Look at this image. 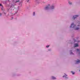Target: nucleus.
I'll return each instance as SVG.
<instances>
[{
    "instance_id": "1",
    "label": "nucleus",
    "mask_w": 80,
    "mask_h": 80,
    "mask_svg": "<svg viewBox=\"0 0 80 80\" xmlns=\"http://www.w3.org/2000/svg\"><path fill=\"white\" fill-rule=\"evenodd\" d=\"M75 27V25L74 24V23H73L71 24V25L70 28H74V27Z\"/></svg>"
},
{
    "instance_id": "2",
    "label": "nucleus",
    "mask_w": 80,
    "mask_h": 80,
    "mask_svg": "<svg viewBox=\"0 0 80 80\" xmlns=\"http://www.w3.org/2000/svg\"><path fill=\"white\" fill-rule=\"evenodd\" d=\"M78 17V15H75L73 16V19L74 20L75 18H77Z\"/></svg>"
},
{
    "instance_id": "3",
    "label": "nucleus",
    "mask_w": 80,
    "mask_h": 80,
    "mask_svg": "<svg viewBox=\"0 0 80 80\" xmlns=\"http://www.w3.org/2000/svg\"><path fill=\"white\" fill-rule=\"evenodd\" d=\"M74 47H78V44H75L74 45Z\"/></svg>"
},
{
    "instance_id": "4",
    "label": "nucleus",
    "mask_w": 80,
    "mask_h": 80,
    "mask_svg": "<svg viewBox=\"0 0 80 80\" xmlns=\"http://www.w3.org/2000/svg\"><path fill=\"white\" fill-rule=\"evenodd\" d=\"M80 63V60H78V61H76V63Z\"/></svg>"
},
{
    "instance_id": "5",
    "label": "nucleus",
    "mask_w": 80,
    "mask_h": 80,
    "mask_svg": "<svg viewBox=\"0 0 80 80\" xmlns=\"http://www.w3.org/2000/svg\"><path fill=\"white\" fill-rule=\"evenodd\" d=\"M48 8H49L48 7H46L45 8V10H48Z\"/></svg>"
},
{
    "instance_id": "6",
    "label": "nucleus",
    "mask_w": 80,
    "mask_h": 80,
    "mask_svg": "<svg viewBox=\"0 0 80 80\" xmlns=\"http://www.w3.org/2000/svg\"><path fill=\"white\" fill-rule=\"evenodd\" d=\"M80 29V28H76L75 29V30H79Z\"/></svg>"
},
{
    "instance_id": "7",
    "label": "nucleus",
    "mask_w": 80,
    "mask_h": 80,
    "mask_svg": "<svg viewBox=\"0 0 80 80\" xmlns=\"http://www.w3.org/2000/svg\"><path fill=\"white\" fill-rule=\"evenodd\" d=\"M52 79H56V78H55L54 77H52Z\"/></svg>"
},
{
    "instance_id": "8",
    "label": "nucleus",
    "mask_w": 80,
    "mask_h": 80,
    "mask_svg": "<svg viewBox=\"0 0 80 80\" xmlns=\"http://www.w3.org/2000/svg\"><path fill=\"white\" fill-rule=\"evenodd\" d=\"M51 9H53L54 8V6H52L51 8Z\"/></svg>"
},
{
    "instance_id": "9",
    "label": "nucleus",
    "mask_w": 80,
    "mask_h": 80,
    "mask_svg": "<svg viewBox=\"0 0 80 80\" xmlns=\"http://www.w3.org/2000/svg\"><path fill=\"white\" fill-rule=\"evenodd\" d=\"M20 2V0H17V1H16V3H17V2Z\"/></svg>"
},
{
    "instance_id": "10",
    "label": "nucleus",
    "mask_w": 80,
    "mask_h": 80,
    "mask_svg": "<svg viewBox=\"0 0 80 80\" xmlns=\"http://www.w3.org/2000/svg\"><path fill=\"white\" fill-rule=\"evenodd\" d=\"M71 73H72V75H74V74L75 72H72V71H71Z\"/></svg>"
},
{
    "instance_id": "11",
    "label": "nucleus",
    "mask_w": 80,
    "mask_h": 80,
    "mask_svg": "<svg viewBox=\"0 0 80 80\" xmlns=\"http://www.w3.org/2000/svg\"><path fill=\"white\" fill-rule=\"evenodd\" d=\"M69 3L70 5H71V4H72V3L70 1H69Z\"/></svg>"
},
{
    "instance_id": "12",
    "label": "nucleus",
    "mask_w": 80,
    "mask_h": 80,
    "mask_svg": "<svg viewBox=\"0 0 80 80\" xmlns=\"http://www.w3.org/2000/svg\"><path fill=\"white\" fill-rule=\"evenodd\" d=\"M0 6H1L2 7H3V6L1 4H0Z\"/></svg>"
},
{
    "instance_id": "13",
    "label": "nucleus",
    "mask_w": 80,
    "mask_h": 80,
    "mask_svg": "<svg viewBox=\"0 0 80 80\" xmlns=\"http://www.w3.org/2000/svg\"><path fill=\"white\" fill-rule=\"evenodd\" d=\"M71 55H73V53L72 52H71Z\"/></svg>"
},
{
    "instance_id": "14",
    "label": "nucleus",
    "mask_w": 80,
    "mask_h": 80,
    "mask_svg": "<svg viewBox=\"0 0 80 80\" xmlns=\"http://www.w3.org/2000/svg\"><path fill=\"white\" fill-rule=\"evenodd\" d=\"M35 12H34L33 13V15L34 16L35 15Z\"/></svg>"
},
{
    "instance_id": "15",
    "label": "nucleus",
    "mask_w": 80,
    "mask_h": 80,
    "mask_svg": "<svg viewBox=\"0 0 80 80\" xmlns=\"http://www.w3.org/2000/svg\"><path fill=\"white\" fill-rule=\"evenodd\" d=\"M46 47H47V48H48L49 47V46H46Z\"/></svg>"
},
{
    "instance_id": "16",
    "label": "nucleus",
    "mask_w": 80,
    "mask_h": 80,
    "mask_svg": "<svg viewBox=\"0 0 80 80\" xmlns=\"http://www.w3.org/2000/svg\"><path fill=\"white\" fill-rule=\"evenodd\" d=\"M79 50H80V49H77V51H79Z\"/></svg>"
},
{
    "instance_id": "17",
    "label": "nucleus",
    "mask_w": 80,
    "mask_h": 80,
    "mask_svg": "<svg viewBox=\"0 0 80 80\" xmlns=\"http://www.w3.org/2000/svg\"><path fill=\"white\" fill-rule=\"evenodd\" d=\"M1 15H2V14H1V13H0V16H1Z\"/></svg>"
},
{
    "instance_id": "18",
    "label": "nucleus",
    "mask_w": 80,
    "mask_h": 80,
    "mask_svg": "<svg viewBox=\"0 0 80 80\" xmlns=\"http://www.w3.org/2000/svg\"><path fill=\"white\" fill-rule=\"evenodd\" d=\"M29 2V0H28V1H27V2Z\"/></svg>"
},
{
    "instance_id": "19",
    "label": "nucleus",
    "mask_w": 80,
    "mask_h": 80,
    "mask_svg": "<svg viewBox=\"0 0 80 80\" xmlns=\"http://www.w3.org/2000/svg\"><path fill=\"white\" fill-rule=\"evenodd\" d=\"M63 77H65V76H63Z\"/></svg>"
},
{
    "instance_id": "20",
    "label": "nucleus",
    "mask_w": 80,
    "mask_h": 80,
    "mask_svg": "<svg viewBox=\"0 0 80 80\" xmlns=\"http://www.w3.org/2000/svg\"><path fill=\"white\" fill-rule=\"evenodd\" d=\"M79 55H80V52L79 53Z\"/></svg>"
},
{
    "instance_id": "21",
    "label": "nucleus",
    "mask_w": 80,
    "mask_h": 80,
    "mask_svg": "<svg viewBox=\"0 0 80 80\" xmlns=\"http://www.w3.org/2000/svg\"><path fill=\"white\" fill-rule=\"evenodd\" d=\"M48 5H49V6H50V5L49 4Z\"/></svg>"
},
{
    "instance_id": "22",
    "label": "nucleus",
    "mask_w": 80,
    "mask_h": 80,
    "mask_svg": "<svg viewBox=\"0 0 80 80\" xmlns=\"http://www.w3.org/2000/svg\"><path fill=\"white\" fill-rule=\"evenodd\" d=\"M78 23H79V22H78Z\"/></svg>"
},
{
    "instance_id": "23",
    "label": "nucleus",
    "mask_w": 80,
    "mask_h": 80,
    "mask_svg": "<svg viewBox=\"0 0 80 80\" xmlns=\"http://www.w3.org/2000/svg\"><path fill=\"white\" fill-rule=\"evenodd\" d=\"M74 42H76V41H75Z\"/></svg>"
},
{
    "instance_id": "24",
    "label": "nucleus",
    "mask_w": 80,
    "mask_h": 80,
    "mask_svg": "<svg viewBox=\"0 0 80 80\" xmlns=\"http://www.w3.org/2000/svg\"><path fill=\"white\" fill-rule=\"evenodd\" d=\"M78 26H79V25H78Z\"/></svg>"
},
{
    "instance_id": "25",
    "label": "nucleus",
    "mask_w": 80,
    "mask_h": 80,
    "mask_svg": "<svg viewBox=\"0 0 80 80\" xmlns=\"http://www.w3.org/2000/svg\"><path fill=\"white\" fill-rule=\"evenodd\" d=\"M70 52H71V51H70Z\"/></svg>"
}]
</instances>
